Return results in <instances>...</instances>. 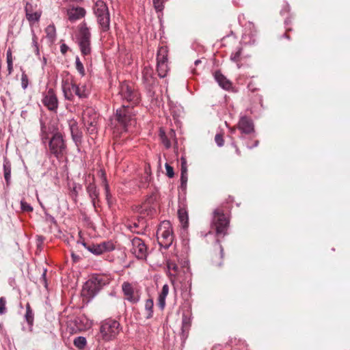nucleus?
<instances>
[{
	"mask_svg": "<svg viewBox=\"0 0 350 350\" xmlns=\"http://www.w3.org/2000/svg\"><path fill=\"white\" fill-rule=\"evenodd\" d=\"M229 223V218L224 213L221 209L216 208L214 210L211 228L212 231L215 232L217 237L216 243L218 245V251L213 254L211 261L217 267H221L223 265L224 255V248L219 243V238H223L227 234Z\"/></svg>",
	"mask_w": 350,
	"mask_h": 350,
	"instance_id": "1",
	"label": "nucleus"
},
{
	"mask_svg": "<svg viewBox=\"0 0 350 350\" xmlns=\"http://www.w3.org/2000/svg\"><path fill=\"white\" fill-rule=\"evenodd\" d=\"M136 111L134 106L122 105L116 109V120L118 125L125 131L136 124Z\"/></svg>",
	"mask_w": 350,
	"mask_h": 350,
	"instance_id": "2",
	"label": "nucleus"
},
{
	"mask_svg": "<svg viewBox=\"0 0 350 350\" xmlns=\"http://www.w3.org/2000/svg\"><path fill=\"white\" fill-rule=\"evenodd\" d=\"M77 42L83 56L91 53V33L86 23L83 22L79 26V31L76 36Z\"/></svg>",
	"mask_w": 350,
	"mask_h": 350,
	"instance_id": "3",
	"label": "nucleus"
},
{
	"mask_svg": "<svg viewBox=\"0 0 350 350\" xmlns=\"http://www.w3.org/2000/svg\"><path fill=\"white\" fill-rule=\"evenodd\" d=\"M107 284L106 280L102 275H92L83 285L82 295L89 299L93 298L100 289Z\"/></svg>",
	"mask_w": 350,
	"mask_h": 350,
	"instance_id": "4",
	"label": "nucleus"
},
{
	"mask_svg": "<svg viewBox=\"0 0 350 350\" xmlns=\"http://www.w3.org/2000/svg\"><path fill=\"white\" fill-rule=\"evenodd\" d=\"M122 330L120 323L114 319H108L101 323L100 333L105 341L114 340Z\"/></svg>",
	"mask_w": 350,
	"mask_h": 350,
	"instance_id": "5",
	"label": "nucleus"
},
{
	"mask_svg": "<svg viewBox=\"0 0 350 350\" xmlns=\"http://www.w3.org/2000/svg\"><path fill=\"white\" fill-rule=\"evenodd\" d=\"M118 96L122 100L130 103V106H135L140 101V94L134 86L127 81L120 83Z\"/></svg>",
	"mask_w": 350,
	"mask_h": 350,
	"instance_id": "6",
	"label": "nucleus"
},
{
	"mask_svg": "<svg viewBox=\"0 0 350 350\" xmlns=\"http://www.w3.org/2000/svg\"><path fill=\"white\" fill-rule=\"evenodd\" d=\"M157 237L159 244L165 249H167L174 240L172 227L170 221H163L158 227Z\"/></svg>",
	"mask_w": 350,
	"mask_h": 350,
	"instance_id": "7",
	"label": "nucleus"
},
{
	"mask_svg": "<svg viewBox=\"0 0 350 350\" xmlns=\"http://www.w3.org/2000/svg\"><path fill=\"white\" fill-rule=\"evenodd\" d=\"M49 149L56 158L62 157L66 152V144L63 135L59 132L53 134L49 143Z\"/></svg>",
	"mask_w": 350,
	"mask_h": 350,
	"instance_id": "8",
	"label": "nucleus"
},
{
	"mask_svg": "<svg viewBox=\"0 0 350 350\" xmlns=\"http://www.w3.org/2000/svg\"><path fill=\"white\" fill-rule=\"evenodd\" d=\"M132 247L131 252L139 259H144L147 256V247L144 242L138 237H135L131 241Z\"/></svg>",
	"mask_w": 350,
	"mask_h": 350,
	"instance_id": "9",
	"label": "nucleus"
},
{
	"mask_svg": "<svg viewBox=\"0 0 350 350\" xmlns=\"http://www.w3.org/2000/svg\"><path fill=\"white\" fill-rule=\"evenodd\" d=\"M42 103L49 111H57L59 102L53 89L50 88L48 90L43 96Z\"/></svg>",
	"mask_w": 350,
	"mask_h": 350,
	"instance_id": "10",
	"label": "nucleus"
},
{
	"mask_svg": "<svg viewBox=\"0 0 350 350\" xmlns=\"http://www.w3.org/2000/svg\"><path fill=\"white\" fill-rule=\"evenodd\" d=\"M83 245L91 253L95 255L102 254L103 252L107 251H111L113 250V245L109 242H103L99 244H88L83 243Z\"/></svg>",
	"mask_w": 350,
	"mask_h": 350,
	"instance_id": "11",
	"label": "nucleus"
},
{
	"mask_svg": "<svg viewBox=\"0 0 350 350\" xmlns=\"http://www.w3.org/2000/svg\"><path fill=\"white\" fill-rule=\"evenodd\" d=\"M68 125L72 140L77 146L80 145L82 142L83 133L79 129L77 122L72 119L68 121Z\"/></svg>",
	"mask_w": 350,
	"mask_h": 350,
	"instance_id": "12",
	"label": "nucleus"
},
{
	"mask_svg": "<svg viewBox=\"0 0 350 350\" xmlns=\"http://www.w3.org/2000/svg\"><path fill=\"white\" fill-rule=\"evenodd\" d=\"M75 83L69 78H66L62 81V90L66 100H72L74 98V88Z\"/></svg>",
	"mask_w": 350,
	"mask_h": 350,
	"instance_id": "13",
	"label": "nucleus"
},
{
	"mask_svg": "<svg viewBox=\"0 0 350 350\" xmlns=\"http://www.w3.org/2000/svg\"><path fill=\"white\" fill-rule=\"evenodd\" d=\"M122 291L126 299L132 304H136L139 299L137 292H135L129 282H124L122 286Z\"/></svg>",
	"mask_w": 350,
	"mask_h": 350,
	"instance_id": "14",
	"label": "nucleus"
},
{
	"mask_svg": "<svg viewBox=\"0 0 350 350\" xmlns=\"http://www.w3.org/2000/svg\"><path fill=\"white\" fill-rule=\"evenodd\" d=\"M238 129L244 134H251L254 132V125L251 118L242 116L238 123Z\"/></svg>",
	"mask_w": 350,
	"mask_h": 350,
	"instance_id": "15",
	"label": "nucleus"
},
{
	"mask_svg": "<svg viewBox=\"0 0 350 350\" xmlns=\"http://www.w3.org/2000/svg\"><path fill=\"white\" fill-rule=\"evenodd\" d=\"M85 14V10L81 7H73L67 10L68 20L71 22H75L83 18Z\"/></svg>",
	"mask_w": 350,
	"mask_h": 350,
	"instance_id": "16",
	"label": "nucleus"
},
{
	"mask_svg": "<svg viewBox=\"0 0 350 350\" xmlns=\"http://www.w3.org/2000/svg\"><path fill=\"white\" fill-rule=\"evenodd\" d=\"M86 191L91 200L94 208H96V204L99 202V191L94 183H90L86 186Z\"/></svg>",
	"mask_w": 350,
	"mask_h": 350,
	"instance_id": "17",
	"label": "nucleus"
},
{
	"mask_svg": "<svg viewBox=\"0 0 350 350\" xmlns=\"http://www.w3.org/2000/svg\"><path fill=\"white\" fill-rule=\"evenodd\" d=\"M134 210L140 214L139 216L142 219H144L145 216H152L155 212V209L150 205V202H146L142 205L136 206Z\"/></svg>",
	"mask_w": 350,
	"mask_h": 350,
	"instance_id": "18",
	"label": "nucleus"
},
{
	"mask_svg": "<svg viewBox=\"0 0 350 350\" xmlns=\"http://www.w3.org/2000/svg\"><path fill=\"white\" fill-rule=\"evenodd\" d=\"M214 78L219 85L226 90H230L232 88L231 81L228 79L219 70L214 72Z\"/></svg>",
	"mask_w": 350,
	"mask_h": 350,
	"instance_id": "19",
	"label": "nucleus"
},
{
	"mask_svg": "<svg viewBox=\"0 0 350 350\" xmlns=\"http://www.w3.org/2000/svg\"><path fill=\"white\" fill-rule=\"evenodd\" d=\"M31 8H32V6L30 3H26L25 8V13H26V18L30 23H35L40 20L41 14L38 12H33Z\"/></svg>",
	"mask_w": 350,
	"mask_h": 350,
	"instance_id": "20",
	"label": "nucleus"
},
{
	"mask_svg": "<svg viewBox=\"0 0 350 350\" xmlns=\"http://www.w3.org/2000/svg\"><path fill=\"white\" fill-rule=\"evenodd\" d=\"M152 73V69L148 67H145L142 71L143 81L147 85L151 86L154 85L155 82V79Z\"/></svg>",
	"mask_w": 350,
	"mask_h": 350,
	"instance_id": "21",
	"label": "nucleus"
},
{
	"mask_svg": "<svg viewBox=\"0 0 350 350\" xmlns=\"http://www.w3.org/2000/svg\"><path fill=\"white\" fill-rule=\"evenodd\" d=\"M3 176L6 183V185L9 186L10 185L11 180V171H12V165L10 161L7 159L4 158L3 159Z\"/></svg>",
	"mask_w": 350,
	"mask_h": 350,
	"instance_id": "22",
	"label": "nucleus"
},
{
	"mask_svg": "<svg viewBox=\"0 0 350 350\" xmlns=\"http://www.w3.org/2000/svg\"><path fill=\"white\" fill-rule=\"evenodd\" d=\"M94 10L96 17L109 13L108 7L103 1H97L95 3Z\"/></svg>",
	"mask_w": 350,
	"mask_h": 350,
	"instance_id": "23",
	"label": "nucleus"
},
{
	"mask_svg": "<svg viewBox=\"0 0 350 350\" xmlns=\"http://www.w3.org/2000/svg\"><path fill=\"white\" fill-rule=\"evenodd\" d=\"M97 21L103 31H107L109 29L110 17L109 13L105 15L97 16Z\"/></svg>",
	"mask_w": 350,
	"mask_h": 350,
	"instance_id": "24",
	"label": "nucleus"
},
{
	"mask_svg": "<svg viewBox=\"0 0 350 350\" xmlns=\"http://www.w3.org/2000/svg\"><path fill=\"white\" fill-rule=\"evenodd\" d=\"M73 91L75 94L79 98H86L89 95V90L86 88L85 85L79 86L75 83Z\"/></svg>",
	"mask_w": 350,
	"mask_h": 350,
	"instance_id": "25",
	"label": "nucleus"
},
{
	"mask_svg": "<svg viewBox=\"0 0 350 350\" xmlns=\"http://www.w3.org/2000/svg\"><path fill=\"white\" fill-rule=\"evenodd\" d=\"M26 312L25 314V319L30 327H31L33 325L34 321V313L31 308L29 303H27L26 306Z\"/></svg>",
	"mask_w": 350,
	"mask_h": 350,
	"instance_id": "26",
	"label": "nucleus"
},
{
	"mask_svg": "<svg viewBox=\"0 0 350 350\" xmlns=\"http://www.w3.org/2000/svg\"><path fill=\"white\" fill-rule=\"evenodd\" d=\"M154 302L152 299H148L145 303L144 316L146 319H151L153 316Z\"/></svg>",
	"mask_w": 350,
	"mask_h": 350,
	"instance_id": "27",
	"label": "nucleus"
},
{
	"mask_svg": "<svg viewBox=\"0 0 350 350\" xmlns=\"http://www.w3.org/2000/svg\"><path fill=\"white\" fill-rule=\"evenodd\" d=\"M157 63H167V50L166 47L162 46L157 51Z\"/></svg>",
	"mask_w": 350,
	"mask_h": 350,
	"instance_id": "28",
	"label": "nucleus"
},
{
	"mask_svg": "<svg viewBox=\"0 0 350 350\" xmlns=\"http://www.w3.org/2000/svg\"><path fill=\"white\" fill-rule=\"evenodd\" d=\"M157 70L158 72V75L161 78H163L167 75V73L169 70V67L167 63H157Z\"/></svg>",
	"mask_w": 350,
	"mask_h": 350,
	"instance_id": "29",
	"label": "nucleus"
},
{
	"mask_svg": "<svg viewBox=\"0 0 350 350\" xmlns=\"http://www.w3.org/2000/svg\"><path fill=\"white\" fill-rule=\"evenodd\" d=\"M178 216L183 227H187L188 224V214L187 211L184 208H179L178 211Z\"/></svg>",
	"mask_w": 350,
	"mask_h": 350,
	"instance_id": "30",
	"label": "nucleus"
},
{
	"mask_svg": "<svg viewBox=\"0 0 350 350\" xmlns=\"http://www.w3.org/2000/svg\"><path fill=\"white\" fill-rule=\"evenodd\" d=\"M73 344L79 349H83L86 346L87 340L83 336H78L74 339Z\"/></svg>",
	"mask_w": 350,
	"mask_h": 350,
	"instance_id": "31",
	"label": "nucleus"
},
{
	"mask_svg": "<svg viewBox=\"0 0 350 350\" xmlns=\"http://www.w3.org/2000/svg\"><path fill=\"white\" fill-rule=\"evenodd\" d=\"M46 37L51 40H53L56 36V29L54 25H49L45 29Z\"/></svg>",
	"mask_w": 350,
	"mask_h": 350,
	"instance_id": "32",
	"label": "nucleus"
},
{
	"mask_svg": "<svg viewBox=\"0 0 350 350\" xmlns=\"http://www.w3.org/2000/svg\"><path fill=\"white\" fill-rule=\"evenodd\" d=\"M256 33H252L251 35L245 33L243 37V41L245 44H254L256 42Z\"/></svg>",
	"mask_w": 350,
	"mask_h": 350,
	"instance_id": "33",
	"label": "nucleus"
},
{
	"mask_svg": "<svg viewBox=\"0 0 350 350\" xmlns=\"http://www.w3.org/2000/svg\"><path fill=\"white\" fill-rule=\"evenodd\" d=\"M85 124L87 126V131L90 135H93L97 132L96 123L94 120L90 122H88L87 124L86 122H85Z\"/></svg>",
	"mask_w": 350,
	"mask_h": 350,
	"instance_id": "34",
	"label": "nucleus"
},
{
	"mask_svg": "<svg viewBox=\"0 0 350 350\" xmlns=\"http://www.w3.org/2000/svg\"><path fill=\"white\" fill-rule=\"evenodd\" d=\"M75 67H76V69L77 70V71L79 72V74L81 76H84L85 75V69H84L83 65L82 62L80 61L79 57H76V59H75Z\"/></svg>",
	"mask_w": 350,
	"mask_h": 350,
	"instance_id": "35",
	"label": "nucleus"
},
{
	"mask_svg": "<svg viewBox=\"0 0 350 350\" xmlns=\"http://www.w3.org/2000/svg\"><path fill=\"white\" fill-rule=\"evenodd\" d=\"M242 52L241 48H237L236 51L232 52L230 55V59L234 62H238L241 59V55Z\"/></svg>",
	"mask_w": 350,
	"mask_h": 350,
	"instance_id": "36",
	"label": "nucleus"
},
{
	"mask_svg": "<svg viewBox=\"0 0 350 350\" xmlns=\"http://www.w3.org/2000/svg\"><path fill=\"white\" fill-rule=\"evenodd\" d=\"M143 219L139 217L137 222L135 221L132 224H129L127 226V228H129L132 232H137L135 230H133V228H139L140 226L144 227V223H142Z\"/></svg>",
	"mask_w": 350,
	"mask_h": 350,
	"instance_id": "37",
	"label": "nucleus"
},
{
	"mask_svg": "<svg viewBox=\"0 0 350 350\" xmlns=\"http://www.w3.org/2000/svg\"><path fill=\"white\" fill-rule=\"evenodd\" d=\"M154 7L157 12H161L164 8L163 0H152Z\"/></svg>",
	"mask_w": 350,
	"mask_h": 350,
	"instance_id": "38",
	"label": "nucleus"
},
{
	"mask_svg": "<svg viewBox=\"0 0 350 350\" xmlns=\"http://www.w3.org/2000/svg\"><path fill=\"white\" fill-rule=\"evenodd\" d=\"M21 208L23 212L33 211V207L25 200L21 201Z\"/></svg>",
	"mask_w": 350,
	"mask_h": 350,
	"instance_id": "39",
	"label": "nucleus"
},
{
	"mask_svg": "<svg viewBox=\"0 0 350 350\" xmlns=\"http://www.w3.org/2000/svg\"><path fill=\"white\" fill-rule=\"evenodd\" d=\"M29 85V79L27 74L23 71L21 75V86L23 90H26Z\"/></svg>",
	"mask_w": 350,
	"mask_h": 350,
	"instance_id": "40",
	"label": "nucleus"
},
{
	"mask_svg": "<svg viewBox=\"0 0 350 350\" xmlns=\"http://www.w3.org/2000/svg\"><path fill=\"white\" fill-rule=\"evenodd\" d=\"M6 299L4 297H0V314H5L7 312Z\"/></svg>",
	"mask_w": 350,
	"mask_h": 350,
	"instance_id": "41",
	"label": "nucleus"
},
{
	"mask_svg": "<svg viewBox=\"0 0 350 350\" xmlns=\"http://www.w3.org/2000/svg\"><path fill=\"white\" fill-rule=\"evenodd\" d=\"M41 136L43 141L49 139V133L46 131V126L41 122Z\"/></svg>",
	"mask_w": 350,
	"mask_h": 350,
	"instance_id": "42",
	"label": "nucleus"
},
{
	"mask_svg": "<svg viewBox=\"0 0 350 350\" xmlns=\"http://www.w3.org/2000/svg\"><path fill=\"white\" fill-rule=\"evenodd\" d=\"M187 179V173H180V187L182 188V189H186Z\"/></svg>",
	"mask_w": 350,
	"mask_h": 350,
	"instance_id": "43",
	"label": "nucleus"
},
{
	"mask_svg": "<svg viewBox=\"0 0 350 350\" xmlns=\"http://www.w3.org/2000/svg\"><path fill=\"white\" fill-rule=\"evenodd\" d=\"M215 141L219 147H221L224 144V140L223 135L221 133H217L215 136Z\"/></svg>",
	"mask_w": 350,
	"mask_h": 350,
	"instance_id": "44",
	"label": "nucleus"
},
{
	"mask_svg": "<svg viewBox=\"0 0 350 350\" xmlns=\"http://www.w3.org/2000/svg\"><path fill=\"white\" fill-rule=\"evenodd\" d=\"M32 45L34 47V51L36 53L37 55H39V49H38V42H37V40H38V38L37 36H36V34L34 33L33 31H32Z\"/></svg>",
	"mask_w": 350,
	"mask_h": 350,
	"instance_id": "45",
	"label": "nucleus"
},
{
	"mask_svg": "<svg viewBox=\"0 0 350 350\" xmlns=\"http://www.w3.org/2000/svg\"><path fill=\"white\" fill-rule=\"evenodd\" d=\"M165 170H166V175L169 178H172L174 176V169L172 166H170L167 163L165 165Z\"/></svg>",
	"mask_w": 350,
	"mask_h": 350,
	"instance_id": "46",
	"label": "nucleus"
},
{
	"mask_svg": "<svg viewBox=\"0 0 350 350\" xmlns=\"http://www.w3.org/2000/svg\"><path fill=\"white\" fill-rule=\"evenodd\" d=\"M180 173L186 174L187 173V161L186 159L183 157L181 158V168H180Z\"/></svg>",
	"mask_w": 350,
	"mask_h": 350,
	"instance_id": "47",
	"label": "nucleus"
},
{
	"mask_svg": "<svg viewBox=\"0 0 350 350\" xmlns=\"http://www.w3.org/2000/svg\"><path fill=\"white\" fill-rule=\"evenodd\" d=\"M169 292V286L167 284H164L162 287V290L159 296L166 297Z\"/></svg>",
	"mask_w": 350,
	"mask_h": 350,
	"instance_id": "48",
	"label": "nucleus"
},
{
	"mask_svg": "<svg viewBox=\"0 0 350 350\" xmlns=\"http://www.w3.org/2000/svg\"><path fill=\"white\" fill-rule=\"evenodd\" d=\"M105 190L106 200H107L108 204H110V198H111V196L109 192V185L107 183L105 184Z\"/></svg>",
	"mask_w": 350,
	"mask_h": 350,
	"instance_id": "49",
	"label": "nucleus"
},
{
	"mask_svg": "<svg viewBox=\"0 0 350 350\" xmlns=\"http://www.w3.org/2000/svg\"><path fill=\"white\" fill-rule=\"evenodd\" d=\"M165 298L166 297H163L159 296L158 306L161 310H163L165 306Z\"/></svg>",
	"mask_w": 350,
	"mask_h": 350,
	"instance_id": "50",
	"label": "nucleus"
},
{
	"mask_svg": "<svg viewBox=\"0 0 350 350\" xmlns=\"http://www.w3.org/2000/svg\"><path fill=\"white\" fill-rule=\"evenodd\" d=\"M6 60L7 63H13L12 53L10 49H8L6 52Z\"/></svg>",
	"mask_w": 350,
	"mask_h": 350,
	"instance_id": "51",
	"label": "nucleus"
},
{
	"mask_svg": "<svg viewBox=\"0 0 350 350\" xmlns=\"http://www.w3.org/2000/svg\"><path fill=\"white\" fill-rule=\"evenodd\" d=\"M162 141L167 148H169L170 147V142L165 136L162 137Z\"/></svg>",
	"mask_w": 350,
	"mask_h": 350,
	"instance_id": "52",
	"label": "nucleus"
},
{
	"mask_svg": "<svg viewBox=\"0 0 350 350\" xmlns=\"http://www.w3.org/2000/svg\"><path fill=\"white\" fill-rule=\"evenodd\" d=\"M68 50V46L66 44H62L60 46V51L62 54H66Z\"/></svg>",
	"mask_w": 350,
	"mask_h": 350,
	"instance_id": "53",
	"label": "nucleus"
},
{
	"mask_svg": "<svg viewBox=\"0 0 350 350\" xmlns=\"http://www.w3.org/2000/svg\"><path fill=\"white\" fill-rule=\"evenodd\" d=\"M8 75H10L13 72V63H7Z\"/></svg>",
	"mask_w": 350,
	"mask_h": 350,
	"instance_id": "54",
	"label": "nucleus"
},
{
	"mask_svg": "<svg viewBox=\"0 0 350 350\" xmlns=\"http://www.w3.org/2000/svg\"><path fill=\"white\" fill-rule=\"evenodd\" d=\"M232 146L235 149V152H236V154L238 155V156H241V150H239V148H238V146H237V144L234 143V142H232Z\"/></svg>",
	"mask_w": 350,
	"mask_h": 350,
	"instance_id": "55",
	"label": "nucleus"
},
{
	"mask_svg": "<svg viewBox=\"0 0 350 350\" xmlns=\"http://www.w3.org/2000/svg\"><path fill=\"white\" fill-rule=\"evenodd\" d=\"M41 279L43 280L44 286L46 287L47 284H46V270L43 272Z\"/></svg>",
	"mask_w": 350,
	"mask_h": 350,
	"instance_id": "56",
	"label": "nucleus"
},
{
	"mask_svg": "<svg viewBox=\"0 0 350 350\" xmlns=\"http://www.w3.org/2000/svg\"><path fill=\"white\" fill-rule=\"evenodd\" d=\"M146 182H148L150 181V172L148 171V169L146 168Z\"/></svg>",
	"mask_w": 350,
	"mask_h": 350,
	"instance_id": "57",
	"label": "nucleus"
},
{
	"mask_svg": "<svg viewBox=\"0 0 350 350\" xmlns=\"http://www.w3.org/2000/svg\"><path fill=\"white\" fill-rule=\"evenodd\" d=\"M259 142L258 140L255 141L254 144L252 146H248L249 148H252L254 147H256L258 145Z\"/></svg>",
	"mask_w": 350,
	"mask_h": 350,
	"instance_id": "58",
	"label": "nucleus"
},
{
	"mask_svg": "<svg viewBox=\"0 0 350 350\" xmlns=\"http://www.w3.org/2000/svg\"><path fill=\"white\" fill-rule=\"evenodd\" d=\"M200 63H201V60H200V59H197V60H196V61H195L194 64H195L196 66H198V65L199 64H200Z\"/></svg>",
	"mask_w": 350,
	"mask_h": 350,
	"instance_id": "59",
	"label": "nucleus"
},
{
	"mask_svg": "<svg viewBox=\"0 0 350 350\" xmlns=\"http://www.w3.org/2000/svg\"><path fill=\"white\" fill-rule=\"evenodd\" d=\"M283 37H284V38H287V39H289V38H289V36H288L286 33H284L283 34Z\"/></svg>",
	"mask_w": 350,
	"mask_h": 350,
	"instance_id": "60",
	"label": "nucleus"
},
{
	"mask_svg": "<svg viewBox=\"0 0 350 350\" xmlns=\"http://www.w3.org/2000/svg\"><path fill=\"white\" fill-rule=\"evenodd\" d=\"M50 218H51V221H53V222H55V218H54L53 217L51 216V217H50Z\"/></svg>",
	"mask_w": 350,
	"mask_h": 350,
	"instance_id": "61",
	"label": "nucleus"
},
{
	"mask_svg": "<svg viewBox=\"0 0 350 350\" xmlns=\"http://www.w3.org/2000/svg\"><path fill=\"white\" fill-rule=\"evenodd\" d=\"M39 241H40V243H42V241H43V238H42V237H39Z\"/></svg>",
	"mask_w": 350,
	"mask_h": 350,
	"instance_id": "62",
	"label": "nucleus"
},
{
	"mask_svg": "<svg viewBox=\"0 0 350 350\" xmlns=\"http://www.w3.org/2000/svg\"><path fill=\"white\" fill-rule=\"evenodd\" d=\"M186 321H187V319L184 318L183 320V324L186 323Z\"/></svg>",
	"mask_w": 350,
	"mask_h": 350,
	"instance_id": "63",
	"label": "nucleus"
},
{
	"mask_svg": "<svg viewBox=\"0 0 350 350\" xmlns=\"http://www.w3.org/2000/svg\"><path fill=\"white\" fill-rule=\"evenodd\" d=\"M43 62H44V64H46V58H45V57H44V59H43Z\"/></svg>",
	"mask_w": 350,
	"mask_h": 350,
	"instance_id": "64",
	"label": "nucleus"
}]
</instances>
